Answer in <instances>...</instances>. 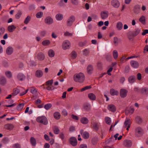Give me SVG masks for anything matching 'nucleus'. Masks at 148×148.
Wrapping results in <instances>:
<instances>
[{
	"mask_svg": "<svg viewBox=\"0 0 148 148\" xmlns=\"http://www.w3.org/2000/svg\"><path fill=\"white\" fill-rule=\"evenodd\" d=\"M77 56V53L75 51H73L72 53L71 57L73 58H75Z\"/></svg>",
	"mask_w": 148,
	"mask_h": 148,
	"instance_id": "nucleus-60",
	"label": "nucleus"
},
{
	"mask_svg": "<svg viewBox=\"0 0 148 148\" xmlns=\"http://www.w3.org/2000/svg\"><path fill=\"white\" fill-rule=\"evenodd\" d=\"M48 53L49 56L51 57H53L55 55L54 51L51 49L49 51Z\"/></svg>",
	"mask_w": 148,
	"mask_h": 148,
	"instance_id": "nucleus-43",
	"label": "nucleus"
},
{
	"mask_svg": "<svg viewBox=\"0 0 148 148\" xmlns=\"http://www.w3.org/2000/svg\"><path fill=\"white\" fill-rule=\"evenodd\" d=\"M43 15V13L42 12H40L36 14V16L37 18H40Z\"/></svg>",
	"mask_w": 148,
	"mask_h": 148,
	"instance_id": "nucleus-48",
	"label": "nucleus"
},
{
	"mask_svg": "<svg viewBox=\"0 0 148 148\" xmlns=\"http://www.w3.org/2000/svg\"><path fill=\"white\" fill-rule=\"evenodd\" d=\"M13 48L11 47H8L6 50V53L8 55H10L13 52Z\"/></svg>",
	"mask_w": 148,
	"mask_h": 148,
	"instance_id": "nucleus-21",
	"label": "nucleus"
},
{
	"mask_svg": "<svg viewBox=\"0 0 148 148\" xmlns=\"http://www.w3.org/2000/svg\"><path fill=\"white\" fill-rule=\"evenodd\" d=\"M136 80V77L134 76H132L128 78V81L131 83H134Z\"/></svg>",
	"mask_w": 148,
	"mask_h": 148,
	"instance_id": "nucleus-31",
	"label": "nucleus"
},
{
	"mask_svg": "<svg viewBox=\"0 0 148 148\" xmlns=\"http://www.w3.org/2000/svg\"><path fill=\"white\" fill-rule=\"evenodd\" d=\"M91 87L90 86H86L83 88L81 90V91H83L89 89L91 88Z\"/></svg>",
	"mask_w": 148,
	"mask_h": 148,
	"instance_id": "nucleus-53",
	"label": "nucleus"
},
{
	"mask_svg": "<svg viewBox=\"0 0 148 148\" xmlns=\"http://www.w3.org/2000/svg\"><path fill=\"white\" fill-rule=\"evenodd\" d=\"M70 144L73 146H75L77 145V141L76 138L72 137L70 139Z\"/></svg>",
	"mask_w": 148,
	"mask_h": 148,
	"instance_id": "nucleus-8",
	"label": "nucleus"
},
{
	"mask_svg": "<svg viewBox=\"0 0 148 148\" xmlns=\"http://www.w3.org/2000/svg\"><path fill=\"white\" fill-rule=\"evenodd\" d=\"M5 31V29L3 27H1L0 28V35L3 34Z\"/></svg>",
	"mask_w": 148,
	"mask_h": 148,
	"instance_id": "nucleus-57",
	"label": "nucleus"
},
{
	"mask_svg": "<svg viewBox=\"0 0 148 148\" xmlns=\"http://www.w3.org/2000/svg\"><path fill=\"white\" fill-rule=\"evenodd\" d=\"M53 82V80L52 79L46 82V85L48 86L51 85Z\"/></svg>",
	"mask_w": 148,
	"mask_h": 148,
	"instance_id": "nucleus-54",
	"label": "nucleus"
},
{
	"mask_svg": "<svg viewBox=\"0 0 148 148\" xmlns=\"http://www.w3.org/2000/svg\"><path fill=\"white\" fill-rule=\"evenodd\" d=\"M114 42L116 45H117L118 44V39L117 37H115L114 38Z\"/></svg>",
	"mask_w": 148,
	"mask_h": 148,
	"instance_id": "nucleus-58",
	"label": "nucleus"
},
{
	"mask_svg": "<svg viewBox=\"0 0 148 148\" xmlns=\"http://www.w3.org/2000/svg\"><path fill=\"white\" fill-rule=\"evenodd\" d=\"M98 141V138L97 137H94L91 140L92 143L93 145L97 144Z\"/></svg>",
	"mask_w": 148,
	"mask_h": 148,
	"instance_id": "nucleus-39",
	"label": "nucleus"
},
{
	"mask_svg": "<svg viewBox=\"0 0 148 148\" xmlns=\"http://www.w3.org/2000/svg\"><path fill=\"white\" fill-rule=\"evenodd\" d=\"M83 108L86 111H88L90 109V105L89 103H85L83 104Z\"/></svg>",
	"mask_w": 148,
	"mask_h": 148,
	"instance_id": "nucleus-12",
	"label": "nucleus"
},
{
	"mask_svg": "<svg viewBox=\"0 0 148 148\" xmlns=\"http://www.w3.org/2000/svg\"><path fill=\"white\" fill-rule=\"evenodd\" d=\"M111 4L112 6L115 8H118L120 5L119 3L117 0H112Z\"/></svg>",
	"mask_w": 148,
	"mask_h": 148,
	"instance_id": "nucleus-13",
	"label": "nucleus"
},
{
	"mask_svg": "<svg viewBox=\"0 0 148 148\" xmlns=\"http://www.w3.org/2000/svg\"><path fill=\"white\" fill-rule=\"evenodd\" d=\"M6 76L8 78H11L12 77V74L11 72L10 71H6L5 72Z\"/></svg>",
	"mask_w": 148,
	"mask_h": 148,
	"instance_id": "nucleus-47",
	"label": "nucleus"
},
{
	"mask_svg": "<svg viewBox=\"0 0 148 148\" xmlns=\"http://www.w3.org/2000/svg\"><path fill=\"white\" fill-rule=\"evenodd\" d=\"M140 10V6L139 5H136L134 6V11L135 13H138Z\"/></svg>",
	"mask_w": 148,
	"mask_h": 148,
	"instance_id": "nucleus-30",
	"label": "nucleus"
},
{
	"mask_svg": "<svg viewBox=\"0 0 148 148\" xmlns=\"http://www.w3.org/2000/svg\"><path fill=\"white\" fill-rule=\"evenodd\" d=\"M123 26V24L121 22H119L117 24L116 27L118 30H120L122 29Z\"/></svg>",
	"mask_w": 148,
	"mask_h": 148,
	"instance_id": "nucleus-36",
	"label": "nucleus"
},
{
	"mask_svg": "<svg viewBox=\"0 0 148 148\" xmlns=\"http://www.w3.org/2000/svg\"><path fill=\"white\" fill-rule=\"evenodd\" d=\"M130 64L131 66L134 68H137L139 66L138 63L135 61H131L130 62Z\"/></svg>",
	"mask_w": 148,
	"mask_h": 148,
	"instance_id": "nucleus-18",
	"label": "nucleus"
},
{
	"mask_svg": "<svg viewBox=\"0 0 148 148\" xmlns=\"http://www.w3.org/2000/svg\"><path fill=\"white\" fill-rule=\"evenodd\" d=\"M18 86L17 88H14L12 90V95L13 96H15L18 94L20 92V90L18 88Z\"/></svg>",
	"mask_w": 148,
	"mask_h": 148,
	"instance_id": "nucleus-22",
	"label": "nucleus"
},
{
	"mask_svg": "<svg viewBox=\"0 0 148 148\" xmlns=\"http://www.w3.org/2000/svg\"><path fill=\"white\" fill-rule=\"evenodd\" d=\"M22 14V12L20 10L18 11L17 13L15 15V17L17 19H18L21 17Z\"/></svg>",
	"mask_w": 148,
	"mask_h": 148,
	"instance_id": "nucleus-45",
	"label": "nucleus"
},
{
	"mask_svg": "<svg viewBox=\"0 0 148 148\" xmlns=\"http://www.w3.org/2000/svg\"><path fill=\"white\" fill-rule=\"evenodd\" d=\"M140 30L138 28H135L132 31H130L127 34L128 38L130 40L132 39L135 37L137 36L140 33Z\"/></svg>",
	"mask_w": 148,
	"mask_h": 148,
	"instance_id": "nucleus-2",
	"label": "nucleus"
},
{
	"mask_svg": "<svg viewBox=\"0 0 148 148\" xmlns=\"http://www.w3.org/2000/svg\"><path fill=\"white\" fill-rule=\"evenodd\" d=\"M70 43L68 40L64 41L62 45V47L63 49L66 50L69 48Z\"/></svg>",
	"mask_w": 148,
	"mask_h": 148,
	"instance_id": "nucleus-7",
	"label": "nucleus"
},
{
	"mask_svg": "<svg viewBox=\"0 0 148 148\" xmlns=\"http://www.w3.org/2000/svg\"><path fill=\"white\" fill-rule=\"evenodd\" d=\"M36 120L38 123L46 125L48 123V121L47 118L45 116H39L37 117Z\"/></svg>",
	"mask_w": 148,
	"mask_h": 148,
	"instance_id": "nucleus-3",
	"label": "nucleus"
},
{
	"mask_svg": "<svg viewBox=\"0 0 148 148\" xmlns=\"http://www.w3.org/2000/svg\"><path fill=\"white\" fill-rule=\"evenodd\" d=\"M93 126V129L96 131H97L99 129V124L98 123L96 122H93L92 123Z\"/></svg>",
	"mask_w": 148,
	"mask_h": 148,
	"instance_id": "nucleus-15",
	"label": "nucleus"
},
{
	"mask_svg": "<svg viewBox=\"0 0 148 148\" xmlns=\"http://www.w3.org/2000/svg\"><path fill=\"white\" fill-rule=\"evenodd\" d=\"M16 28V27L13 25L9 26L8 27V31L10 32H12Z\"/></svg>",
	"mask_w": 148,
	"mask_h": 148,
	"instance_id": "nucleus-32",
	"label": "nucleus"
},
{
	"mask_svg": "<svg viewBox=\"0 0 148 148\" xmlns=\"http://www.w3.org/2000/svg\"><path fill=\"white\" fill-rule=\"evenodd\" d=\"M6 82L5 78L4 77H1L0 78V84L2 85H5Z\"/></svg>",
	"mask_w": 148,
	"mask_h": 148,
	"instance_id": "nucleus-27",
	"label": "nucleus"
},
{
	"mask_svg": "<svg viewBox=\"0 0 148 148\" xmlns=\"http://www.w3.org/2000/svg\"><path fill=\"white\" fill-rule=\"evenodd\" d=\"M89 51L87 49H85L83 51V55L86 56H88L89 55Z\"/></svg>",
	"mask_w": 148,
	"mask_h": 148,
	"instance_id": "nucleus-52",
	"label": "nucleus"
},
{
	"mask_svg": "<svg viewBox=\"0 0 148 148\" xmlns=\"http://www.w3.org/2000/svg\"><path fill=\"white\" fill-rule=\"evenodd\" d=\"M110 94L113 96L114 95H119V93L118 91L116 90L113 88H112L110 90Z\"/></svg>",
	"mask_w": 148,
	"mask_h": 148,
	"instance_id": "nucleus-24",
	"label": "nucleus"
},
{
	"mask_svg": "<svg viewBox=\"0 0 148 148\" xmlns=\"http://www.w3.org/2000/svg\"><path fill=\"white\" fill-rule=\"evenodd\" d=\"M108 109L110 111L114 112L116 111V108L113 104H110L108 106Z\"/></svg>",
	"mask_w": 148,
	"mask_h": 148,
	"instance_id": "nucleus-17",
	"label": "nucleus"
},
{
	"mask_svg": "<svg viewBox=\"0 0 148 148\" xmlns=\"http://www.w3.org/2000/svg\"><path fill=\"white\" fill-rule=\"evenodd\" d=\"M53 130L54 133L55 134H58L59 133L60 130H59L58 127L57 126H54L53 127Z\"/></svg>",
	"mask_w": 148,
	"mask_h": 148,
	"instance_id": "nucleus-38",
	"label": "nucleus"
},
{
	"mask_svg": "<svg viewBox=\"0 0 148 148\" xmlns=\"http://www.w3.org/2000/svg\"><path fill=\"white\" fill-rule=\"evenodd\" d=\"M130 120L128 119L125 121L124 123V126L125 127L128 126V127H130Z\"/></svg>",
	"mask_w": 148,
	"mask_h": 148,
	"instance_id": "nucleus-33",
	"label": "nucleus"
},
{
	"mask_svg": "<svg viewBox=\"0 0 148 148\" xmlns=\"http://www.w3.org/2000/svg\"><path fill=\"white\" fill-rule=\"evenodd\" d=\"M80 133L84 139H87L89 137V134L88 133L86 132H84L83 130H80Z\"/></svg>",
	"mask_w": 148,
	"mask_h": 148,
	"instance_id": "nucleus-11",
	"label": "nucleus"
},
{
	"mask_svg": "<svg viewBox=\"0 0 148 148\" xmlns=\"http://www.w3.org/2000/svg\"><path fill=\"white\" fill-rule=\"evenodd\" d=\"M71 2L73 4L75 5H77L78 3L77 0H71Z\"/></svg>",
	"mask_w": 148,
	"mask_h": 148,
	"instance_id": "nucleus-56",
	"label": "nucleus"
},
{
	"mask_svg": "<svg viewBox=\"0 0 148 148\" xmlns=\"http://www.w3.org/2000/svg\"><path fill=\"white\" fill-rule=\"evenodd\" d=\"M139 21L143 24H145V17L143 16H142L139 19Z\"/></svg>",
	"mask_w": 148,
	"mask_h": 148,
	"instance_id": "nucleus-42",
	"label": "nucleus"
},
{
	"mask_svg": "<svg viewBox=\"0 0 148 148\" xmlns=\"http://www.w3.org/2000/svg\"><path fill=\"white\" fill-rule=\"evenodd\" d=\"M101 15L102 18L103 19H105L108 17L109 12L107 11H103L101 12Z\"/></svg>",
	"mask_w": 148,
	"mask_h": 148,
	"instance_id": "nucleus-9",
	"label": "nucleus"
},
{
	"mask_svg": "<svg viewBox=\"0 0 148 148\" xmlns=\"http://www.w3.org/2000/svg\"><path fill=\"white\" fill-rule=\"evenodd\" d=\"M141 92L144 94L147 95L148 94V88L144 87L141 89Z\"/></svg>",
	"mask_w": 148,
	"mask_h": 148,
	"instance_id": "nucleus-29",
	"label": "nucleus"
},
{
	"mask_svg": "<svg viewBox=\"0 0 148 148\" xmlns=\"http://www.w3.org/2000/svg\"><path fill=\"white\" fill-rule=\"evenodd\" d=\"M105 120L106 123L107 124L109 125H110L111 123V120L110 118L108 117H106L105 118Z\"/></svg>",
	"mask_w": 148,
	"mask_h": 148,
	"instance_id": "nucleus-41",
	"label": "nucleus"
},
{
	"mask_svg": "<svg viewBox=\"0 0 148 148\" xmlns=\"http://www.w3.org/2000/svg\"><path fill=\"white\" fill-rule=\"evenodd\" d=\"M52 106V105L50 103H48L44 106V108L47 110L50 109Z\"/></svg>",
	"mask_w": 148,
	"mask_h": 148,
	"instance_id": "nucleus-50",
	"label": "nucleus"
},
{
	"mask_svg": "<svg viewBox=\"0 0 148 148\" xmlns=\"http://www.w3.org/2000/svg\"><path fill=\"white\" fill-rule=\"evenodd\" d=\"M37 58L40 60H42L45 58V56L42 53H39L38 54Z\"/></svg>",
	"mask_w": 148,
	"mask_h": 148,
	"instance_id": "nucleus-28",
	"label": "nucleus"
},
{
	"mask_svg": "<svg viewBox=\"0 0 148 148\" xmlns=\"http://www.w3.org/2000/svg\"><path fill=\"white\" fill-rule=\"evenodd\" d=\"M112 54L114 59H117L118 57V53L117 51L116 50H114Z\"/></svg>",
	"mask_w": 148,
	"mask_h": 148,
	"instance_id": "nucleus-40",
	"label": "nucleus"
},
{
	"mask_svg": "<svg viewBox=\"0 0 148 148\" xmlns=\"http://www.w3.org/2000/svg\"><path fill=\"white\" fill-rule=\"evenodd\" d=\"M75 20V17L73 16H71L67 21V25L68 26H71Z\"/></svg>",
	"mask_w": 148,
	"mask_h": 148,
	"instance_id": "nucleus-5",
	"label": "nucleus"
},
{
	"mask_svg": "<svg viewBox=\"0 0 148 148\" xmlns=\"http://www.w3.org/2000/svg\"><path fill=\"white\" fill-rule=\"evenodd\" d=\"M143 32L142 33V35L144 36L148 33V29L143 30Z\"/></svg>",
	"mask_w": 148,
	"mask_h": 148,
	"instance_id": "nucleus-62",
	"label": "nucleus"
},
{
	"mask_svg": "<svg viewBox=\"0 0 148 148\" xmlns=\"http://www.w3.org/2000/svg\"><path fill=\"white\" fill-rule=\"evenodd\" d=\"M17 78L19 80L22 81L25 79V77L22 73H19L17 75Z\"/></svg>",
	"mask_w": 148,
	"mask_h": 148,
	"instance_id": "nucleus-20",
	"label": "nucleus"
},
{
	"mask_svg": "<svg viewBox=\"0 0 148 148\" xmlns=\"http://www.w3.org/2000/svg\"><path fill=\"white\" fill-rule=\"evenodd\" d=\"M73 79L76 82L82 83L84 80V75L82 73L75 74L73 76Z\"/></svg>",
	"mask_w": 148,
	"mask_h": 148,
	"instance_id": "nucleus-1",
	"label": "nucleus"
},
{
	"mask_svg": "<svg viewBox=\"0 0 148 148\" xmlns=\"http://www.w3.org/2000/svg\"><path fill=\"white\" fill-rule=\"evenodd\" d=\"M124 145L128 147H131L132 145V141L129 140H125L123 142Z\"/></svg>",
	"mask_w": 148,
	"mask_h": 148,
	"instance_id": "nucleus-10",
	"label": "nucleus"
},
{
	"mask_svg": "<svg viewBox=\"0 0 148 148\" xmlns=\"http://www.w3.org/2000/svg\"><path fill=\"white\" fill-rule=\"evenodd\" d=\"M50 42L49 40H46L43 41L42 44L44 46H47L50 44Z\"/></svg>",
	"mask_w": 148,
	"mask_h": 148,
	"instance_id": "nucleus-44",
	"label": "nucleus"
},
{
	"mask_svg": "<svg viewBox=\"0 0 148 148\" xmlns=\"http://www.w3.org/2000/svg\"><path fill=\"white\" fill-rule=\"evenodd\" d=\"M45 21L46 23L49 25L53 23V20L51 17L48 16L46 18Z\"/></svg>",
	"mask_w": 148,
	"mask_h": 148,
	"instance_id": "nucleus-14",
	"label": "nucleus"
},
{
	"mask_svg": "<svg viewBox=\"0 0 148 148\" xmlns=\"http://www.w3.org/2000/svg\"><path fill=\"white\" fill-rule=\"evenodd\" d=\"M136 119L137 123L139 124L141 123L142 122V119L139 116L137 117L136 118Z\"/></svg>",
	"mask_w": 148,
	"mask_h": 148,
	"instance_id": "nucleus-49",
	"label": "nucleus"
},
{
	"mask_svg": "<svg viewBox=\"0 0 148 148\" xmlns=\"http://www.w3.org/2000/svg\"><path fill=\"white\" fill-rule=\"evenodd\" d=\"M79 148H87V146L85 144H82L79 146Z\"/></svg>",
	"mask_w": 148,
	"mask_h": 148,
	"instance_id": "nucleus-64",
	"label": "nucleus"
},
{
	"mask_svg": "<svg viewBox=\"0 0 148 148\" xmlns=\"http://www.w3.org/2000/svg\"><path fill=\"white\" fill-rule=\"evenodd\" d=\"M13 147L14 148H21V145L18 143L14 144Z\"/></svg>",
	"mask_w": 148,
	"mask_h": 148,
	"instance_id": "nucleus-55",
	"label": "nucleus"
},
{
	"mask_svg": "<svg viewBox=\"0 0 148 148\" xmlns=\"http://www.w3.org/2000/svg\"><path fill=\"white\" fill-rule=\"evenodd\" d=\"M93 70V66L91 65L88 66L87 67V72L88 74H90Z\"/></svg>",
	"mask_w": 148,
	"mask_h": 148,
	"instance_id": "nucleus-26",
	"label": "nucleus"
},
{
	"mask_svg": "<svg viewBox=\"0 0 148 148\" xmlns=\"http://www.w3.org/2000/svg\"><path fill=\"white\" fill-rule=\"evenodd\" d=\"M80 122L83 124H86L88 123V120L87 118L83 117L81 119Z\"/></svg>",
	"mask_w": 148,
	"mask_h": 148,
	"instance_id": "nucleus-25",
	"label": "nucleus"
},
{
	"mask_svg": "<svg viewBox=\"0 0 148 148\" xmlns=\"http://www.w3.org/2000/svg\"><path fill=\"white\" fill-rule=\"evenodd\" d=\"M69 130L70 132H72L75 130V127L74 126H71L69 128Z\"/></svg>",
	"mask_w": 148,
	"mask_h": 148,
	"instance_id": "nucleus-61",
	"label": "nucleus"
},
{
	"mask_svg": "<svg viewBox=\"0 0 148 148\" xmlns=\"http://www.w3.org/2000/svg\"><path fill=\"white\" fill-rule=\"evenodd\" d=\"M64 35L65 36H72V34L68 32H66L64 33Z\"/></svg>",
	"mask_w": 148,
	"mask_h": 148,
	"instance_id": "nucleus-63",
	"label": "nucleus"
},
{
	"mask_svg": "<svg viewBox=\"0 0 148 148\" xmlns=\"http://www.w3.org/2000/svg\"><path fill=\"white\" fill-rule=\"evenodd\" d=\"M4 127L7 130H11L13 129L14 127V126L13 124H12L8 123L5 125H4Z\"/></svg>",
	"mask_w": 148,
	"mask_h": 148,
	"instance_id": "nucleus-16",
	"label": "nucleus"
},
{
	"mask_svg": "<svg viewBox=\"0 0 148 148\" xmlns=\"http://www.w3.org/2000/svg\"><path fill=\"white\" fill-rule=\"evenodd\" d=\"M53 116L56 119H59L60 117V114L58 112H56L54 113Z\"/></svg>",
	"mask_w": 148,
	"mask_h": 148,
	"instance_id": "nucleus-34",
	"label": "nucleus"
},
{
	"mask_svg": "<svg viewBox=\"0 0 148 148\" xmlns=\"http://www.w3.org/2000/svg\"><path fill=\"white\" fill-rule=\"evenodd\" d=\"M128 91L125 89H121L120 92V95L122 98H124L126 97Z\"/></svg>",
	"mask_w": 148,
	"mask_h": 148,
	"instance_id": "nucleus-6",
	"label": "nucleus"
},
{
	"mask_svg": "<svg viewBox=\"0 0 148 148\" xmlns=\"http://www.w3.org/2000/svg\"><path fill=\"white\" fill-rule=\"evenodd\" d=\"M135 133L137 136H140L143 134V130L140 127H138L135 129Z\"/></svg>",
	"mask_w": 148,
	"mask_h": 148,
	"instance_id": "nucleus-4",
	"label": "nucleus"
},
{
	"mask_svg": "<svg viewBox=\"0 0 148 148\" xmlns=\"http://www.w3.org/2000/svg\"><path fill=\"white\" fill-rule=\"evenodd\" d=\"M24 104L23 103H21L18 105L17 107V109L18 110H21L23 108Z\"/></svg>",
	"mask_w": 148,
	"mask_h": 148,
	"instance_id": "nucleus-46",
	"label": "nucleus"
},
{
	"mask_svg": "<svg viewBox=\"0 0 148 148\" xmlns=\"http://www.w3.org/2000/svg\"><path fill=\"white\" fill-rule=\"evenodd\" d=\"M30 142L32 146H35L36 144V141L35 138L33 137L30 138Z\"/></svg>",
	"mask_w": 148,
	"mask_h": 148,
	"instance_id": "nucleus-37",
	"label": "nucleus"
},
{
	"mask_svg": "<svg viewBox=\"0 0 148 148\" xmlns=\"http://www.w3.org/2000/svg\"><path fill=\"white\" fill-rule=\"evenodd\" d=\"M35 74L36 77L40 78L42 76L43 73L41 70H39L36 71Z\"/></svg>",
	"mask_w": 148,
	"mask_h": 148,
	"instance_id": "nucleus-19",
	"label": "nucleus"
},
{
	"mask_svg": "<svg viewBox=\"0 0 148 148\" xmlns=\"http://www.w3.org/2000/svg\"><path fill=\"white\" fill-rule=\"evenodd\" d=\"M88 97L91 100H95L96 99L95 95L93 93H90L88 95Z\"/></svg>",
	"mask_w": 148,
	"mask_h": 148,
	"instance_id": "nucleus-23",
	"label": "nucleus"
},
{
	"mask_svg": "<svg viewBox=\"0 0 148 148\" xmlns=\"http://www.w3.org/2000/svg\"><path fill=\"white\" fill-rule=\"evenodd\" d=\"M56 17L57 20L60 21L63 19V16L61 14H58L56 15Z\"/></svg>",
	"mask_w": 148,
	"mask_h": 148,
	"instance_id": "nucleus-35",
	"label": "nucleus"
},
{
	"mask_svg": "<svg viewBox=\"0 0 148 148\" xmlns=\"http://www.w3.org/2000/svg\"><path fill=\"white\" fill-rule=\"evenodd\" d=\"M71 116L72 118L74 120H79V117L77 116L74 115V114H72Z\"/></svg>",
	"mask_w": 148,
	"mask_h": 148,
	"instance_id": "nucleus-59",
	"label": "nucleus"
},
{
	"mask_svg": "<svg viewBox=\"0 0 148 148\" xmlns=\"http://www.w3.org/2000/svg\"><path fill=\"white\" fill-rule=\"evenodd\" d=\"M31 19V17L29 16H28L25 18L24 23L25 24H27L30 21Z\"/></svg>",
	"mask_w": 148,
	"mask_h": 148,
	"instance_id": "nucleus-51",
	"label": "nucleus"
}]
</instances>
